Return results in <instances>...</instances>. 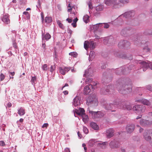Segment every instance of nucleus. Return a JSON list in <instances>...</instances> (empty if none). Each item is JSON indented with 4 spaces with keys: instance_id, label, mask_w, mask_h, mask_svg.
I'll return each mask as SVG.
<instances>
[{
    "instance_id": "1",
    "label": "nucleus",
    "mask_w": 152,
    "mask_h": 152,
    "mask_svg": "<svg viewBox=\"0 0 152 152\" xmlns=\"http://www.w3.org/2000/svg\"><path fill=\"white\" fill-rule=\"evenodd\" d=\"M116 86L118 91L122 94H126L132 91V83L129 80L119 79L117 81Z\"/></svg>"
},
{
    "instance_id": "2",
    "label": "nucleus",
    "mask_w": 152,
    "mask_h": 152,
    "mask_svg": "<svg viewBox=\"0 0 152 152\" xmlns=\"http://www.w3.org/2000/svg\"><path fill=\"white\" fill-rule=\"evenodd\" d=\"M137 63L140 64L141 68L142 69V70L144 72L148 68L152 70V62L148 61L146 62L139 60Z\"/></svg>"
},
{
    "instance_id": "3",
    "label": "nucleus",
    "mask_w": 152,
    "mask_h": 152,
    "mask_svg": "<svg viewBox=\"0 0 152 152\" xmlns=\"http://www.w3.org/2000/svg\"><path fill=\"white\" fill-rule=\"evenodd\" d=\"M134 66L132 65H130L129 66H126L125 67V70L124 69L123 71L121 68H119L117 69L116 73L119 75L128 73L130 70L134 69Z\"/></svg>"
},
{
    "instance_id": "4",
    "label": "nucleus",
    "mask_w": 152,
    "mask_h": 152,
    "mask_svg": "<svg viewBox=\"0 0 152 152\" xmlns=\"http://www.w3.org/2000/svg\"><path fill=\"white\" fill-rule=\"evenodd\" d=\"M96 46V43L93 40L86 41L84 43V47L85 49L87 50L89 48L93 50Z\"/></svg>"
},
{
    "instance_id": "5",
    "label": "nucleus",
    "mask_w": 152,
    "mask_h": 152,
    "mask_svg": "<svg viewBox=\"0 0 152 152\" xmlns=\"http://www.w3.org/2000/svg\"><path fill=\"white\" fill-rule=\"evenodd\" d=\"M87 103L88 105L94 106H97L98 104L97 99L94 96H89L87 99Z\"/></svg>"
},
{
    "instance_id": "6",
    "label": "nucleus",
    "mask_w": 152,
    "mask_h": 152,
    "mask_svg": "<svg viewBox=\"0 0 152 152\" xmlns=\"http://www.w3.org/2000/svg\"><path fill=\"white\" fill-rule=\"evenodd\" d=\"M105 4L110 6L112 9L118 8V2L117 0H105Z\"/></svg>"
},
{
    "instance_id": "7",
    "label": "nucleus",
    "mask_w": 152,
    "mask_h": 152,
    "mask_svg": "<svg viewBox=\"0 0 152 152\" xmlns=\"http://www.w3.org/2000/svg\"><path fill=\"white\" fill-rule=\"evenodd\" d=\"M133 109L137 113L141 114L145 111V107L142 105H137L133 107Z\"/></svg>"
},
{
    "instance_id": "8",
    "label": "nucleus",
    "mask_w": 152,
    "mask_h": 152,
    "mask_svg": "<svg viewBox=\"0 0 152 152\" xmlns=\"http://www.w3.org/2000/svg\"><path fill=\"white\" fill-rule=\"evenodd\" d=\"M135 14V11L134 10H130L125 12L124 14L120 15L118 18V20L122 18H130L133 17Z\"/></svg>"
},
{
    "instance_id": "9",
    "label": "nucleus",
    "mask_w": 152,
    "mask_h": 152,
    "mask_svg": "<svg viewBox=\"0 0 152 152\" xmlns=\"http://www.w3.org/2000/svg\"><path fill=\"white\" fill-rule=\"evenodd\" d=\"M130 45V43L127 40H123L119 42L118 47L121 49H126L129 47Z\"/></svg>"
},
{
    "instance_id": "10",
    "label": "nucleus",
    "mask_w": 152,
    "mask_h": 152,
    "mask_svg": "<svg viewBox=\"0 0 152 152\" xmlns=\"http://www.w3.org/2000/svg\"><path fill=\"white\" fill-rule=\"evenodd\" d=\"M145 140L147 141H150L151 139L152 132L150 130H145L143 134Z\"/></svg>"
},
{
    "instance_id": "11",
    "label": "nucleus",
    "mask_w": 152,
    "mask_h": 152,
    "mask_svg": "<svg viewBox=\"0 0 152 152\" xmlns=\"http://www.w3.org/2000/svg\"><path fill=\"white\" fill-rule=\"evenodd\" d=\"M133 29L130 27H127L123 29L121 31L122 35H125L126 34H129L130 32L132 31Z\"/></svg>"
},
{
    "instance_id": "12",
    "label": "nucleus",
    "mask_w": 152,
    "mask_h": 152,
    "mask_svg": "<svg viewBox=\"0 0 152 152\" xmlns=\"http://www.w3.org/2000/svg\"><path fill=\"white\" fill-rule=\"evenodd\" d=\"M140 123L142 126H146L151 125L152 124V122L148 120L144 119H141Z\"/></svg>"
},
{
    "instance_id": "13",
    "label": "nucleus",
    "mask_w": 152,
    "mask_h": 152,
    "mask_svg": "<svg viewBox=\"0 0 152 152\" xmlns=\"http://www.w3.org/2000/svg\"><path fill=\"white\" fill-rule=\"evenodd\" d=\"M70 69V67H65L64 68L59 67V71L60 72L62 75H65V74Z\"/></svg>"
},
{
    "instance_id": "14",
    "label": "nucleus",
    "mask_w": 152,
    "mask_h": 152,
    "mask_svg": "<svg viewBox=\"0 0 152 152\" xmlns=\"http://www.w3.org/2000/svg\"><path fill=\"white\" fill-rule=\"evenodd\" d=\"M114 41V38L112 36L106 38L103 41L104 43L105 44H107V43H112Z\"/></svg>"
},
{
    "instance_id": "15",
    "label": "nucleus",
    "mask_w": 152,
    "mask_h": 152,
    "mask_svg": "<svg viewBox=\"0 0 152 152\" xmlns=\"http://www.w3.org/2000/svg\"><path fill=\"white\" fill-rule=\"evenodd\" d=\"M92 87V85H88L86 86L84 88V93L86 95H88L90 92L91 89Z\"/></svg>"
},
{
    "instance_id": "16",
    "label": "nucleus",
    "mask_w": 152,
    "mask_h": 152,
    "mask_svg": "<svg viewBox=\"0 0 152 152\" xmlns=\"http://www.w3.org/2000/svg\"><path fill=\"white\" fill-rule=\"evenodd\" d=\"M109 145L111 148H117L119 147V143L118 142L113 140L110 142Z\"/></svg>"
},
{
    "instance_id": "17",
    "label": "nucleus",
    "mask_w": 152,
    "mask_h": 152,
    "mask_svg": "<svg viewBox=\"0 0 152 152\" xmlns=\"http://www.w3.org/2000/svg\"><path fill=\"white\" fill-rule=\"evenodd\" d=\"M2 21L5 24H8L10 23V20L9 17L7 15H5L2 17Z\"/></svg>"
},
{
    "instance_id": "18",
    "label": "nucleus",
    "mask_w": 152,
    "mask_h": 152,
    "mask_svg": "<svg viewBox=\"0 0 152 152\" xmlns=\"http://www.w3.org/2000/svg\"><path fill=\"white\" fill-rule=\"evenodd\" d=\"M118 2V8L123 6L129 2V0H119Z\"/></svg>"
},
{
    "instance_id": "19",
    "label": "nucleus",
    "mask_w": 152,
    "mask_h": 152,
    "mask_svg": "<svg viewBox=\"0 0 152 152\" xmlns=\"http://www.w3.org/2000/svg\"><path fill=\"white\" fill-rule=\"evenodd\" d=\"M135 128V125L133 124H131L128 125L126 127L127 132L131 133L133 132Z\"/></svg>"
},
{
    "instance_id": "20",
    "label": "nucleus",
    "mask_w": 152,
    "mask_h": 152,
    "mask_svg": "<svg viewBox=\"0 0 152 152\" xmlns=\"http://www.w3.org/2000/svg\"><path fill=\"white\" fill-rule=\"evenodd\" d=\"M80 104V101L78 96H76L73 99L72 102L73 106L76 107Z\"/></svg>"
},
{
    "instance_id": "21",
    "label": "nucleus",
    "mask_w": 152,
    "mask_h": 152,
    "mask_svg": "<svg viewBox=\"0 0 152 152\" xmlns=\"http://www.w3.org/2000/svg\"><path fill=\"white\" fill-rule=\"evenodd\" d=\"M112 87L111 85H108L106 87V89L104 90V89H102V93L104 94H106L107 93H108L112 90L111 88Z\"/></svg>"
},
{
    "instance_id": "22",
    "label": "nucleus",
    "mask_w": 152,
    "mask_h": 152,
    "mask_svg": "<svg viewBox=\"0 0 152 152\" xmlns=\"http://www.w3.org/2000/svg\"><path fill=\"white\" fill-rule=\"evenodd\" d=\"M114 132L112 129H110L107 130L106 136L108 138H110L114 135Z\"/></svg>"
},
{
    "instance_id": "23",
    "label": "nucleus",
    "mask_w": 152,
    "mask_h": 152,
    "mask_svg": "<svg viewBox=\"0 0 152 152\" xmlns=\"http://www.w3.org/2000/svg\"><path fill=\"white\" fill-rule=\"evenodd\" d=\"M132 39L134 42V44L137 45L141 43L140 38L137 36H134L132 38Z\"/></svg>"
},
{
    "instance_id": "24",
    "label": "nucleus",
    "mask_w": 152,
    "mask_h": 152,
    "mask_svg": "<svg viewBox=\"0 0 152 152\" xmlns=\"http://www.w3.org/2000/svg\"><path fill=\"white\" fill-rule=\"evenodd\" d=\"M113 105V107L115 106H120L121 108L122 107V104L123 102H121V101L119 99H116L113 102V103H112Z\"/></svg>"
},
{
    "instance_id": "25",
    "label": "nucleus",
    "mask_w": 152,
    "mask_h": 152,
    "mask_svg": "<svg viewBox=\"0 0 152 152\" xmlns=\"http://www.w3.org/2000/svg\"><path fill=\"white\" fill-rule=\"evenodd\" d=\"M121 108L124 110L126 109L128 110H130L132 109V106L130 104H125L123 102Z\"/></svg>"
},
{
    "instance_id": "26",
    "label": "nucleus",
    "mask_w": 152,
    "mask_h": 152,
    "mask_svg": "<svg viewBox=\"0 0 152 152\" xmlns=\"http://www.w3.org/2000/svg\"><path fill=\"white\" fill-rule=\"evenodd\" d=\"M51 38V36L48 34L47 33L46 34H43L42 35V39L43 42L45 40H48V39H50Z\"/></svg>"
},
{
    "instance_id": "27",
    "label": "nucleus",
    "mask_w": 152,
    "mask_h": 152,
    "mask_svg": "<svg viewBox=\"0 0 152 152\" xmlns=\"http://www.w3.org/2000/svg\"><path fill=\"white\" fill-rule=\"evenodd\" d=\"M107 144V142H100L98 143L97 146L102 148L104 149L106 147V145Z\"/></svg>"
},
{
    "instance_id": "28",
    "label": "nucleus",
    "mask_w": 152,
    "mask_h": 152,
    "mask_svg": "<svg viewBox=\"0 0 152 152\" xmlns=\"http://www.w3.org/2000/svg\"><path fill=\"white\" fill-rule=\"evenodd\" d=\"M75 112L78 115H82L83 114H85V110L83 108H80L79 110H78L76 109Z\"/></svg>"
},
{
    "instance_id": "29",
    "label": "nucleus",
    "mask_w": 152,
    "mask_h": 152,
    "mask_svg": "<svg viewBox=\"0 0 152 152\" xmlns=\"http://www.w3.org/2000/svg\"><path fill=\"white\" fill-rule=\"evenodd\" d=\"M18 113L20 116L23 115L25 114V110L22 107H20L18 110Z\"/></svg>"
},
{
    "instance_id": "30",
    "label": "nucleus",
    "mask_w": 152,
    "mask_h": 152,
    "mask_svg": "<svg viewBox=\"0 0 152 152\" xmlns=\"http://www.w3.org/2000/svg\"><path fill=\"white\" fill-rule=\"evenodd\" d=\"M90 126L94 130H98L99 129V126L95 123L93 122H91Z\"/></svg>"
},
{
    "instance_id": "31",
    "label": "nucleus",
    "mask_w": 152,
    "mask_h": 152,
    "mask_svg": "<svg viewBox=\"0 0 152 152\" xmlns=\"http://www.w3.org/2000/svg\"><path fill=\"white\" fill-rule=\"evenodd\" d=\"M113 107V105L112 103L107 104L104 106V108L108 110H111Z\"/></svg>"
},
{
    "instance_id": "32",
    "label": "nucleus",
    "mask_w": 152,
    "mask_h": 152,
    "mask_svg": "<svg viewBox=\"0 0 152 152\" xmlns=\"http://www.w3.org/2000/svg\"><path fill=\"white\" fill-rule=\"evenodd\" d=\"M89 112L90 114H91L92 117L94 118H97V113L99 112H94L89 110Z\"/></svg>"
},
{
    "instance_id": "33",
    "label": "nucleus",
    "mask_w": 152,
    "mask_h": 152,
    "mask_svg": "<svg viewBox=\"0 0 152 152\" xmlns=\"http://www.w3.org/2000/svg\"><path fill=\"white\" fill-rule=\"evenodd\" d=\"M142 104L144 105L149 106L151 104V103L150 101L146 99H142Z\"/></svg>"
},
{
    "instance_id": "34",
    "label": "nucleus",
    "mask_w": 152,
    "mask_h": 152,
    "mask_svg": "<svg viewBox=\"0 0 152 152\" xmlns=\"http://www.w3.org/2000/svg\"><path fill=\"white\" fill-rule=\"evenodd\" d=\"M103 25V24L102 23H99L96 24L94 25L93 28L94 30H96L99 28V27H102Z\"/></svg>"
},
{
    "instance_id": "35",
    "label": "nucleus",
    "mask_w": 152,
    "mask_h": 152,
    "mask_svg": "<svg viewBox=\"0 0 152 152\" xmlns=\"http://www.w3.org/2000/svg\"><path fill=\"white\" fill-rule=\"evenodd\" d=\"M45 21L47 23H50L52 21V18L51 17H46L45 18Z\"/></svg>"
},
{
    "instance_id": "36",
    "label": "nucleus",
    "mask_w": 152,
    "mask_h": 152,
    "mask_svg": "<svg viewBox=\"0 0 152 152\" xmlns=\"http://www.w3.org/2000/svg\"><path fill=\"white\" fill-rule=\"evenodd\" d=\"M81 116L83 118V120L84 122L86 123L88 121V115H85V114Z\"/></svg>"
},
{
    "instance_id": "37",
    "label": "nucleus",
    "mask_w": 152,
    "mask_h": 152,
    "mask_svg": "<svg viewBox=\"0 0 152 152\" xmlns=\"http://www.w3.org/2000/svg\"><path fill=\"white\" fill-rule=\"evenodd\" d=\"M83 20L85 23H87L89 20V17L87 15H85L83 17Z\"/></svg>"
},
{
    "instance_id": "38",
    "label": "nucleus",
    "mask_w": 152,
    "mask_h": 152,
    "mask_svg": "<svg viewBox=\"0 0 152 152\" xmlns=\"http://www.w3.org/2000/svg\"><path fill=\"white\" fill-rule=\"evenodd\" d=\"M104 9L103 6L102 5H99L97 6L96 8V10L97 11H102Z\"/></svg>"
},
{
    "instance_id": "39",
    "label": "nucleus",
    "mask_w": 152,
    "mask_h": 152,
    "mask_svg": "<svg viewBox=\"0 0 152 152\" xmlns=\"http://www.w3.org/2000/svg\"><path fill=\"white\" fill-rule=\"evenodd\" d=\"M57 23L59 27L61 28L64 29V26L61 21L59 20H57Z\"/></svg>"
},
{
    "instance_id": "40",
    "label": "nucleus",
    "mask_w": 152,
    "mask_h": 152,
    "mask_svg": "<svg viewBox=\"0 0 152 152\" xmlns=\"http://www.w3.org/2000/svg\"><path fill=\"white\" fill-rule=\"evenodd\" d=\"M151 29H147L144 31L143 34L145 35H151Z\"/></svg>"
},
{
    "instance_id": "41",
    "label": "nucleus",
    "mask_w": 152,
    "mask_h": 152,
    "mask_svg": "<svg viewBox=\"0 0 152 152\" xmlns=\"http://www.w3.org/2000/svg\"><path fill=\"white\" fill-rule=\"evenodd\" d=\"M103 24V25L102 26H103V27L104 28H109L110 26V25L107 23H102Z\"/></svg>"
},
{
    "instance_id": "42",
    "label": "nucleus",
    "mask_w": 152,
    "mask_h": 152,
    "mask_svg": "<svg viewBox=\"0 0 152 152\" xmlns=\"http://www.w3.org/2000/svg\"><path fill=\"white\" fill-rule=\"evenodd\" d=\"M143 50L144 51L146 52H149L150 50V49L148 46L144 48Z\"/></svg>"
},
{
    "instance_id": "43",
    "label": "nucleus",
    "mask_w": 152,
    "mask_h": 152,
    "mask_svg": "<svg viewBox=\"0 0 152 152\" xmlns=\"http://www.w3.org/2000/svg\"><path fill=\"white\" fill-rule=\"evenodd\" d=\"M118 56L120 58H127L126 55L125 54H119Z\"/></svg>"
},
{
    "instance_id": "44",
    "label": "nucleus",
    "mask_w": 152,
    "mask_h": 152,
    "mask_svg": "<svg viewBox=\"0 0 152 152\" xmlns=\"http://www.w3.org/2000/svg\"><path fill=\"white\" fill-rule=\"evenodd\" d=\"M69 55L75 57H76L77 55V53L74 52L69 53Z\"/></svg>"
},
{
    "instance_id": "45",
    "label": "nucleus",
    "mask_w": 152,
    "mask_h": 152,
    "mask_svg": "<svg viewBox=\"0 0 152 152\" xmlns=\"http://www.w3.org/2000/svg\"><path fill=\"white\" fill-rule=\"evenodd\" d=\"M87 4L88 5L89 8L90 9H92L93 8V7L91 4V0L88 1L87 2Z\"/></svg>"
},
{
    "instance_id": "46",
    "label": "nucleus",
    "mask_w": 152,
    "mask_h": 152,
    "mask_svg": "<svg viewBox=\"0 0 152 152\" xmlns=\"http://www.w3.org/2000/svg\"><path fill=\"white\" fill-rule=\"evenodd\" d=\"M42 69L44 71H46L48 69L47 65V64H44L42 66Z\"/></svg>"
},
{
    "instance_id": "47",
    "label": "nucleus",
    "mask_w": 152,
    "mask_h": 152,
    "mask_svg": "<svg viewBox=\"0 0 152 152\" xmlns=\"http://www.w3.org/2000/svg\"><path fill=\"white\" fill-rule=\"evenodd\" d=\"M5 78L4 75L2 73H1L0 75V81H3Z\"/></svg>"
},
{
    "instance_id": "48",
    "label": "nucleus",
    "mask_w": 152,
    "mask_h": 152,
    "mask_svg": "<svg viewBox=\"0 0 152 152\" xmlns=\"http://www.w3.org/2000/svg\"><path fill=\"white\" fill-rule=\"evenodd\" d=\"M83 131L86 134H87L88 133V130L86 127L83 126Z\"/></svg>"
},
{
    "instance_id": "49",
    "label": "nucleus",
    "mask_w": 152,
    "mask_h": 152,
    "mask_svg": "<svg viewBox=\"0 0 152 152\" xmlns=\"http://www.w3.org/2000/svg\"><path fill=\"white\" fill-rule=\"evenodd\" d=\"M36 77H32L31 79V81L32 83V84H35V82L36 81Z\"/></svg>"
},
{
    "instance_id": "50",
    "label": "nucleus",
    "mask_w": 152,
    "mask_h": 152,
    "mask_svg": "<svg viewBox=\"0 0 152 152\" xmlns=\"http://www.w3.org/2000/svg\"><path fill=\"white\" fill-rule=\"evenodd\" d=\"M144 89V88L143 87H138L136 88L135 90L136 91H143Z\"/></svg>"
},
{
    "instance_id": "51",
    "label": "nucleus",
    "mask_w": 152,
    "mask_h": 152,
    "mask_svg": "<svg viewBox=\"0 0 152 152\" xmlns=\"http://www.w3.org/2000/svg\"><path fill=\"white\" fill-rule=\"evenodd\" d=\"M89 71V69H88L86 70L85 71V73L83 75V76L87 77L88 75V73Z\"/></svg>"
},
{
    "instance_id": "52",
    "label": "nucleus",
    "mask_w": 152,
    "mask_h": 152,
    "mask_svg": "<svg viewBox=\"0 0 152 152\" xmlns=\"http://www.w3.org/2000/svg\"><path fill=\"white\" fill-rule=\"evenodd\" d=\"M146 88L147 90L150 91H152V86H151L150 85H148L146 86Z\"/></svg>"
},
{
    "instance_id": "53",
    "label": "nucleus",
    "mask_w": 152,
    "mask_h": 152,
    "mask_svg": "<svg viewBox=\"0 0 152 152\" xmlns=\"http://www.w3.org/2000/svg\"><path fill=\"white\" fill-rule=\"evenodd\" d=\"M94 143V142L92 141V140H90L89 142V145L91 146H92Z\"/></svg>"
},
{
    "instance_id": "54",
    "label": "nucleus",
    "mask_w": 152,
    "mask_h": 152,
    "mask_svg": "<svg viewBox=\"0 0 152 152\" xmlns=\"http://www.w3.org/2000/svg\"><path fill=\"white\" fill-rule=\"evenodd\" d=\"M5 145L4 142L3 141H0V145L2 146H4Z\"/></svg>"
},
{
    "instance_id": "55",
    "label": "nucleus",
    "mask_w": 152,
    "mask_h": 152,
    "mask_svg": "<svg viewBox=\"0 0 152 152\" xmlns=\"http://www.w3.org/2000/svg\"><path fill=\"white\" fill-rule=\"evenodd\" d=\"M95 53L93 51H91L90 52V55H89V57L93 56L94 54Z\"/></svg>"
},
{
    "instance_id": "56",
    "label": "nucleus",
    "mask_w": 152,
    "mask_h": 152,
    "mask_svg": "<svg viewBox=\"0 0 152 152\" xmlns=\"http://www.w3.org/2000/svg\"><path fill=\"white\" fill-rule=\"evenodd\" d=\"M13 46L15 48H17V47H18L16 43L14 41L13 43Z\"/></svg>"
},
{
    "instance_id": "57",
    "label": "nucleus",
    "mask_w": 152,
    "mask_h": 152,
    "mask_svg": "<svg viewBox=\"0 0 152 152\" xmlns=\"http://www.w3.org/2000/svg\"><path fill=\"white\" fill-rule=\"evenodd\" d=\"M97 84V83H96V82H92L91 83V84H90V85H92V86H96V85ZM92 87L93 88H94L93 86H92Z\"/></svg>"
},
{
    "instance_id": "58",
    "label": "nucleus",
    "mask_w": 152,
    "mask_h": 152,
    "mask_svg": "<svg viewBox=\"0 0 152 152\" xmlns=\"http://www.w3.org/2000/svg\"><path fill=\"white\" fill-rule=\"evenodd\" d=\"M142 99H138V100H136V102H139V103H142Z\"/></svg>"
},
{
    "instance_id": "59",
    "label": "nucleus",
    "mask_w": 152,
    "mask_h": 152,
    "mask_svg": "<svg viewBox=\"0 0 152 152\" xmlns=\"http://www.w3.org/2000/svg\"><path fill=\"white\" fill-rule=\"evenodd\" d=\"M48 125V123H45L43 125L42 127V128L47 127Z\"/></svg>"
},
{
    "instance_id": "60",
    "label": "nucleus",
    "mask_w": 152,
    "mask_h": 152,
    "mask_svg": "<svg viewBox=\"0 0 152 152\" xmlns=\"http://www.w3.org/2000/svg\"><path fill=\"white\" fill-rule=\"evenodd\" d=\"M65 152H70V149L69 148H66L64 150Z\"/></svg>"
},
{
    "instance_id": "61",
    "label": "nucleus",
    "mask_w": 152,
    "mask_h": 152,
    "mask_svg": "<svg viewBox=\"0 0 152 152\" xmlns=\"http://www.w3.org/2000/svg\"><path fill=\"white\" fill-rule=\"evenodd\" d=\"M9 73L12 76H13L15 74V72H9Z\"/></svg>"
},
{
    "instance_id": "62",
    "label": "nucleus",
    "mask_w": 152,
    "mask_h": 152,
    "mask_svg": "<svg viewBox=\"0 0 152 152\" xmlns=\"http://www.w3.org/2000/svg\"><path fill=\"white\" fill-rule=\"evenodd\" d=\"M66 20L69 23H71L72 22V20L69 18H67L66 19Z\"/></svg>"
},
{
    "instance_id": "63",
    "label": "nucleus",
    "mask_w": 152,
    "mask_h": 152,
    "mask_svg": "<svg viewBox=\"0 0 152 152\" xmlns=\"http://www.w3.org/2000/svg\"><path fill=\"white\" fill-rule=\"evenodd\" d=\"M63 93L65 95H66L68 94V91L66 90L63 91Z\"/></svg>"
},
{
    "instance_id": "64",
    "label": "nucleus",
    "mask_w": 152,
    "mask_h": 152,
    "mask_svg": "<svg viewBox=\"0 0 152 152\" xmlns=\"http://www.w3.org/2000/svg\"><path fill=\"white\" fill-rule=\"evenodd\" d=\"M148 115L150 117H152V112H149L148 113Z\"/></svg>"
}]
</instances>
